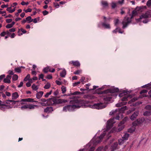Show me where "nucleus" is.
<instances>
[{
    "label": "nucleus",
    "mask_w": 151,
    "mask_h": 151,
    "mask_svg": "<svg viewBox=\"0 0 151 151\" xmlns=\"http://www.w3.org/2000/svg\"><path fill=\"white\" fill-rule=\"evenodd\" d=\"M74 104L72 105H68L64 107L63 108V111L66 112L67 111H72L75 109L79 108L84 105L85 101L83 100L79 101L78 100H74L71 101Z\"/></svg>",
    "instance_id": "nucleus-1"
},
{
    "label": "nucleus",
    "mask_w": 151,
    "mask_h": 151,
    "mask_svg": "<svg viewBox=\"0 0 151 151\" xmlns=\"http://www.w3.org/2000/svg\"><path fill=\"white\" fill-rule=\"evenodd\" d=\"M67 102V101L64 99H58L55 98H53L49 99H47V104L48 106H51L61 104Z\"/></svg>",
    "instance_id": "nucleus-2"
},
{
    "label": "nucleus",
    "mask_w": 151,
    "mask_h": 151,
    "mask_svg": "<svg viewBox=\"0 0 151 151\" xmlns=\"http://www.w3.org/2000/svg\"><path fill=\"white\" fill-rule=\"evenodd\" d=\"M105 135V133L103 132L102 134H101L100 136L98 137L96 139L95 138H93V139L91 141L90 143H93V144L96 145L97 144L101 142V140L104 137Z\"/></svg>",
    "instance_id": "nucleus-3"
},
{
    "label": "nucleus",
    "mask_w": 151,
    "mask_h": 151,
    "mask_svg": "<svg viewBox=\"0 0 151 151\" xmlns=\"http://www.w3.org/2000/svg\"><path fill=\"white\" fill-rule=\"evenodd\" d=\"M106 105L102 103H100L95 104L93 105L90 106V107L91 108L98 109H101L105 108Z\"/></svg>",
    "instance_id": "nucleus-4"
},
{
    "label": "nucleus",
    "mask_w": 151,
    "mask_h": 151,
    "mask_svg": "<svg viewBox=\"0 0 151 151\" xmlns=\"http://www.w3.org/2000/svg\"><path fill=\"white\" fill-rule=\"evenodd\" d=\"M131 18L126 16L125 17L122 22V24L123 25L122 28H125L128 25L130 24L131 22Z\"/></svg>",
    "instance_id": "nucleus-5"
},
{
    "label": "nucleus",
    "mask_w": 151,
    "mask_h": 151,
    "mask_svg": "<svg viewBox=\"0 0 151 151\" xmlns=\"http://www.w3.org/2000/svg\"><path fill=\"white\" fill-rule=\"evenodd\" d=\"M114 118L110 119L107 122L106 127L107 129H110L113 126V125L115 123Z\"/></svg>",
    "instance_id": "nucleus-6"
},
{
    "label": "nucleus",
    "mask_w": 151,
    "mask_h": 151,
    "mask_svg": "<svg viewBox=\"0 0 151 151\" xmlns=\"http://www.w3.org/2000/svg\"><path fill=\"white\" fill-rule=\"evenodd\" d=\"M119 90V89L117 88H115L112 89H108L101 92L100 94L107 93L109 92L114 93L118 92Z\"/></svg>",
    "instance_id": "nucleus-7"
},
{
    "label": "nucleus",
    "mask_w": 151,
    "mask_h": 151,
    "mask_svg": "<svg viewBox=\"0 0 151 151\" xmlns=\"http://www.w3.org/2000/svg\"><path fill=\"white\" fill-rule=\"evenodd\" d=\"M141 8L140 7H137L136 8V9L134 10L132 12V15H131L130 14H129L130 16H131L130 17L131 18H132L134 16L136 15L138 13L137 11L136 10H139Z\"/></svg>",
    "instance_id": "nucleus-8"
},
{
    "label": "nucleus",
    "mask_w": 151,
    "mask_h": 151,
    "mask_svg": "<svg viewBox=\"0 0 151 151\" xmlns=\"http://www.w3.org/2000/svg\"><path fill=\"white\" fill-rule=\"evenodd\" d=\"M11 79V76L8 75L6 78L4 79L3 82L5 83H11L10 80Z\"/></svg>",
    "instance_id": "nucleus-9"
},
{
    "label": "nucleus",
    "mask_w": 151,
    "mask_h": 151,
    "mask_svg": "<svg viewBox=\"0 0 151 151\" xmlns=\"http://www.w3.org/2000/svg\"><path fill=\"white\" fill-rule=\"evenodd\" d=\"M144 120V119H138L136 121H135L133 122L132 125L133 126H136L137 124H139L143 122Z\"/></svg>",
    "instance_id": "nucleus-10"
},
{
    "label": "nucleus",
    "mask_w": 151,
    "mask_h": 151,
    "mask_svg": "<svg viewBox=\"0 0 151 151\" xmlns=\"http://www.w3.org/2000/svg\"><path fill=\"white\" fill-rule=\"evenodd\" d=\"M70 64H72L73 65L75 66L79 67L80 64L79 61H72L69 62Z\"/></svg>",
    "instance_id": "nucleus-11"
},
{
    "label": "nucleus",
    "mask_w": 151,
    "mask_h": 151,
    "mask_svg": "<svg viewBox=\"0 0 151 151\" xmlns=\"http://www.w3.org/2000/svg\"><path fill=\"white\" fill-rule=\"evenodd\" d=\"M2 101L0 100V109H3L11 108L12 107L6 105L2 104Z\"/></svg>",
    "instance_id": "nucleus-12"
},
{
    "label": "nucleus",
    "mask_w": 151,
    "mask_h": 151,
    "mask_svg": "<svg viewBox=\"0 0 151 151\" xmlns=\"http://www.w3.org/2000/svg\"><path fill=\"white\" fill-rule=\"evenodd\" d=\"M53 111V108L51 106L47 107L44 109V112L47 113H51Z\"/></svg>",
    "instance_id": "nucleus-13"
},
{
    "label": "nucleus",
    "mask_w": 151,
    "mask_h": 151,
    "mask_svg": "<svg viewBox=\"0 0 151 151\" xmlns=\"http://www.w3.org/2000/svg\"><path fill=\"white\" fill-rule=\"evenodd\" d=\"M150 15L149 12H145L144 14H142L141 16H140L139 19H141L143 18H147L149 17V16Z\"/></svg>",
    "instance_id": "nucleus-14"
},
{
    "label": "nucleus",
    "mask_w": 151,
    "mask_h": 151,
    "mask_svg": "<svg viewBox=\"0 0 151 151\" xmlns=\"http://www.w3.org/2000/svg\"><path fill=\"white\" fill-rule=\"evenodd\" d=\"M118 146V143L117 142H114L112 145L111 147V151H113L117 149V146Z\"/></svg>",
    "instance_id": "nucleus-15"
},
{
    "label": "nucleus",
    "mask_w": 151,
    "mask_h": 151,
    "mask_svg": "<svg viewBox=\"0 0 151 151\" xmlns=\"http://www.w3.org/2000/svg\"><path fill=\"white\" fill-rule=\"evenodd\" d=\"M21 101H24V102H37L36 101H34V99L32 98H27L25 99H21Z\"/></svg>",
    "instance_id": "nucleus-16"
},
{
    "label": "nucleus",
    "mask_w": 151,
    "mask_h": 151,
    "mask_svg": "<svg viewBox=\"0 0 151 151\" xmlns=\"http://www.w3.org/2000/svg\"><path fill=\"white\" fill-rule=\"evenodd\" d=\"M138 111H135L133 114L131 116L130 119L132 120H134L136 117L138 116Z\"/></svg>",
    "instance_id": "nucleus-17"
},
{
    "label": "nucleus",
    "mask_w": 151,
    "mask_h": 151,
    "mask_svg": "<svg viewBox=\"0 0 151 151\" xmlns=\"http://www.w3.org/2000/svg\"><path fill=\"white\" fill-rule=\"evenodd\" d=\"M124 125L121 123H119L118 125V129L116 130L117 132H119L122 130L124 128Z\"/></svg>",
    "instance_id": "nucleus-18"
},
{
    "label": "nucleus",
    "mask_w": 151,
    "mask_h": 151,
    "mask_svg": "<svg viewBox=\"0 0 151 151\" xmlns=\"http://www.w3.org/2000/svg\"><path fill=\"white\" fill-rule=\"evenodd\" d=\"M27 32V31L24 29L23 28H21L20 29H19L18 32V35L19 36H20L21 35H22L23 34H25Z\"/></svg>",
    "instance_id": "nucleus-19"
},
{
    "label": "nucleus",
    "mask_w": 151,
    "mask_h": 151,
    "mask_svg": "<svg viewBox=\"0 0 151 151\" xmlns=\"http://www.w3.org/2000/svg\"><path fill=\"white\" fill-rule=\"evenodd\" d=\"M19 96V95L18 93L17 92H15L12 94V99L13 100L16 99Z\"/></svg>",
    "instance_id": "nucleus-20"
},
{
    "label": "nucleus",
    "mask_w": 151,
    "mask_h": 151,
    "mask_svg": "<svg viewBox=\"0 0 151 151\" xmlns=\"http://www.w3.org/2000/svg\"><path fill=\"white\" fill-rule=\"evenodd\" d=\"M43 91H39V92L37 93L36 94V98L37 99H40L43 95Z\"/></svg>",
    "instance_id": "nucleus-21"
},
{
    "label": "nucleus",
    "mask_w": 151,
    "mask_h": 151,
    "mask_svg": "<svg viewBox=\"0 0 151 151\" xmlns=\"http://www.w3.org/2000/svg\"><path fill=\"white\" fill-rule=\"evenodd\" d=\"M38 107V106L37 105L32 104H27V108L29 109H34L35 108V107Z\"/></svg>",
    "instance_id": "nucleus-22"
},
{
    "label": "nucleus",
    "mask_w": 151,
    "mask_h": 151,
    "mask_svg": "<svg viewBox=\"0 0 151 151\" xmlns=\"http://www.w3.org/2000/svg\"><path fill=\"white\" fill-rule=\"evenodd\" d=\"M8 101H9L10 102H12V104H16L17 103H18L19 104H24V103H23L21 102V101H14V100H9Z\"/></svg>",
    "instance_id": "nucleus-23"
},
{
    "label": "nucleus",
    "mask_w": 151,
    "mask_h": 151,
    "mask_svg": "<svg viewBox=\"0 0 151 151\" xmlns=\"http://www.w3.org/2000/svg\"><path fill=\"white\" fill-rule=\"evenodd\" d=\"M148 92V91L147 90L144 89L141 91L140 92V93L141 94H143L142 95V97H144L146 96L145 95L144 93H146Z\"/></svg>",
    "instance_id": "nucleus-24"
},
{
    "label": "nucleus",
    "mask_w": 151,
    "mask_h": 151,
    "mask_svg": "<svg viewBox=\"0 0 151 151\" xmlns=\"http://www.w3.org/2000/svg\"><path fill=\"white\" fill-rule=\"evenodd\" d=\"M127 107L125 106L122 107L119 110H117L119 111V112L120 113H123L125 110H126Z\"/></svg>",
    "instance_id": "nucleus-25"
},
{
    "label": "nucleus",
    "mask_w": 151,
    "mask_h": 151,
    "mask_svg": "<svg viewBox=\"0 0 151 151\" xmlns=\"http://www.w3.org/2000/svg\"><path fill=\"white\" fill-rule=\"evenodd\" d=\"M66 71L64 69L62 71V72L60 73V76L62 77H65L66 75Z\"/></svg>",
    "instance_id": "nucleus-26"
},
{
    "label": "nucleus",
    "mask_w": 151,
    "mask_h": 151,
    "mask_svg": "<svg viewBox=\"0 0 151 151\" xmlns=\"http://www.w3.org/2000/svg\"><path fill=\"white\" fill-rule=\"evenodd\" d=\"M127 103L126 102H122L121 103H119L116 104V106L117 107H119L123 105H126Z\"/></svg>",
    "instance_id": "nucleus-27"
},
{
    "label": "nucleus",
    "mask_w": 151,
    "mask_h": 151,
    "mask_svg": "<svg viewBox=\"0 0 151 151\" xmlns=\"http://www.w3.org/2000/svg\"><path fill=\"white\" fill-rule=\"evenodd\" d=\"M26 20L27 22L28 23H30L32 22L33 19H32V18L31 16H28L27 17L26 19Z\"/></svg>",
    "instance_id": "nucleus-28"
},
{
    "label": "nucleus",
    "mask_w": 151,
    "mask_h": 151,
    "mask_svg": "<svg viewBox=\"0 0 151 151\" xmlns=\"http://www.w3.org/2000/svg\"><path fill=\"white\" fill-rule=\"evenodd\" d=\"M102 25L104 27L106 28L110 29V27L109 24H106L105 22H103L102 23Z\"/></svg>",
    "instance_id": "nucleus-29"
},
{
    "label": "nucleus",
    "mask_w": 151,
    "mask_h": 151,
    "mask_svg": "<svg viewBox=\"0 0 151 151\" xmlns=\"http://www.w3.org/2000/svg\"><path fill=\"white\" fill-rule=\"evenodd\" d=\"M129 137V134L127 133H125L122 137V139L124 140L128 139Z\"/></svg>",
    "instance_id": "nucleus-30"
},
{
    "label": "nucleus",
    "mask_w": 151,
    "mask_h": 151,
    "mask_svg": "<svg viewBox=\"0 0 151 151\" xmlns=\"http://www.w3.org/2000/svg\"><path fill=\"white\" fill-rule=\"evenodd\" d=\"M143 115L145 116H149L151 115V111H145L143 113Z\"/></svg>",
    "instance_id": "nucleus-31"
},
{
    "label": "nucleus",
    "mask_w": 151,
    "mask_h": 151,
    "mask_svg": "<svg viewBox=\"0 0 151 151\" xmlns=\"http://www.w3.org/2000/svg\"><path fill=\"white\" fill-rule=\"evenodd\" d=\"M101 4L104 7H106L108 6V4L107 2L105 1H101Z\"/></svg>",
    "instance_id": "nucleus-32"
},
{
    "label": "nucleus",
    "mask_w": 151,
    "mask_h": 151,
    "mask_svg": "<svg viewBox=\"0 0 151 151\" xmlns=\"http://www.w3.org/2000/svg\"><path fill=\"white\" fill-rule=\"evenodd\" d=\"M50 87V84L49 83L47 82L44 88L46 89L49 88Z\"/></svg>",
    "instance_id": "nucleus-33"
},
{
    "label": "nucleus",
    "mask_w": 151,
    "mask_h": 151,
    "mask_svg": "<svg viewBox=\"0 0 151 151\" xmlns=\"http://www.w3.org/2000/svg\"><path fill=\"white\" fill-rule=\"evenodd\" d=\"M32 89L35 91H36L38 89V87L37 86L35 85V84H33L32 86Z\"/></svg>",
    "instance_id": "nucleus-34"
},
{
    "label": "nucleus",
    "mask_w": 151,
    "mask_h": 151,
    "mask_svg": "<svg viewBox=\"0 0 151 151\" xmlns=\"http://www.w3.org/2000/svg\"><path fill=\"white\" fill-rule=\"evenodd\" d=\"M18 76L14 74L12 77V80L14 81H15L17 80L18 79Z\"/></svg>",
    "instance_id": "nucleus-35"
},
{
    "label": "nucleus",
    "mask_w": 151,
    "mask_h": 151,
    "mask_svg": "<svg viewBox=\"0 0 151 151\" xmlns=\"http://www.w3.org/2000/svg\"><path fill=\"white\" fill-rule=\"evenodd\" d=\"M135 128L134 127H132L128 129V132L130 133L133 132L135 130Z\"/></svg>",
    "instance_id": "nucleus-36"
},
{
    "label": "nucleus",
    "mask_w": 151,
    "mask_h": 151,
    "mask_svg": "<svg viewBox=\"0 0 151 151\" xmlns=\"http://www.w3.org/2000/svg\"><path fill=\"white\" fill-rule=\"evenodd\" d=\"M128 119V118L127 117H125L124 119H123V120H122V121H121L120 123L122 124H124V123L126 121H127Z\"/></svg>",
    "instance_id": "nucleus-37"
},
{
    "label": "nucleus",
    "mask_w": 151,
    "mask_h": 151,
    "mask_svg": "<svg viewBox=\"0 0 151 151\" xmlns=\"http://www.w3.org/2000/svg\"><path fill=\"white\" fill-rule=\"evenodd\" d=\"M49 67H46V68H44L43 70V71L45 73H47L49 71Z\"/></svg>",
    "instance_id": "nucleus-38"
},
{
    "label": "nucleus",
    "mask_w": 151,
    "mask_h": 151,
    "mask_svg": "<svg viewBox=\"0 0 151 151\" xmlns=\"http://www.w3.org/2000/svg\"><path fill=\"white\" fill-rule=\"evenodd\" d=\"M30 77V74H28L24 79V81H27V80H29Z\"/></svg>",
    "instance_id": "nucleus-39"
},
{
    "label": "nucleus",
    "mask_w": 151,
    "mask_h": 151,
    "mask_svg": "<svg viewBox=\"0 0 151 151\" xmlns=\"http://www.w3.org/2000/svg\"><path fill=\"white\" fill-rule=\"evenodd\" d=\"M118 111L117 109H116V110L114 111H111L109 113L110 115H112L113 114H114L116 113V112Z\"/></svg>",
    "instance_id": "nucleus-40"
},
{
    "label": "nucleus",
    "mask_w": 151,
    "mask_h": 151,
    "mask_svg": "<svg viewBox=\"0 0 151 151\" xmlns=\"http://www.w3.org/2000/svg\"><path fill=\"white\" fill-rule=\"evenodd\" d=\"M14 70L16 72L18 73H20L21 72V68L19 67L15 68Z\"/></svg>",
    "instance_id": "nucleus-41"
},
{
    "label": "nucleus",
    "mask_w": 151,
    "mask_h": 151,
    "mask_svg": "<svg viewBox=\"0 0 151 151\" xmlns=\"http://www.w3.org/2000/svg\"><path fill=\"white\" fill-rule=\"evenodd\" d=\"M111 99V98L110 97H107L105 98H104V100L107 101H110Z\"/></svg>",
    "instance_id": "nucleus-42"
},
{
    "label": "nucleus",
    "mask_w": 151,
    "mask_h": 151,
    "mask_svg": "<svg viewBox=\"0 0 151 151\" xmlns=\"http://www.w3.org/2000/svg\"><path fill=\"white\" fill-rule=\"evenodd\" d=\"M61 89H62V91L63 93H65L66 91V88L65 87L63 86L61 87Z\"/></svg>",
    "instance_id": "nucleus-43"
},
{
    "label": "nucleus",
    "mask_w": 151,
    "mask_h": 151,
    "mask_svg": "<svg viewBox=\"0 0 151 151\" xmlns=\"http://www.w3.org/2000/svg\"><path fill=\"white\" fill-rule=\"evenodd\" d=\"M124 140H123V139H119V145H121L123 144L124 142Z\"/></svg>",
    "instance_id": "nucleus-44"
},
{
    "label": "nucleus",
    "mask_w": 151,
    "mask_h": 151,
    "mask_svg": "<svg viewBox=\"0 0 151 151\" xmlns=\"http://www.w3.org/2000/svg\"><path fill=\"white\" fill-rule=\"evenodd\" d=\"M81 72L82 70H78L75 71L74 73V74H75L78 75L81 73Z\"/></svg>",
    "instance_id": "nucleus-45"
},
{
    "label": "nucleus",
    "mask_w": 151,
    "mask_h": 151,
    "mask_svg": "<svg viewBox=\"0 0 151 151\" xmlns=\"http://www.w3.org/2000/svg\"><path fill=\"white\" fill-rule=\"evenodd\" d=\"M52 92V91L51 90L49 92H47L46 93V94L45 95V98H47L50 95Z\"/></svg>",
    "instance_id": "nucleus-46"
},
{
    "label": "nucleus",
    "mask_w": 151,
    "mask_h": 151,
    "mask_svg": "<svg viewBox=\"0 0 151 151\" xmlns=\"http://www.w3.org/2000/svg\"><path fill=\"white\" fill-rule=\"evenodd\" d=\"M145 109H146L150 110L151 111V105H148L146 106L145 107Z\"/></svg>",
    "instance_id": "nucleus-47"
},
{
    "label": "nucleus",
    "mask_w": 151,
    "mask_h": 151,
    "mask_svg": "<svg viewBox=\"0 0 151 151\" xmlns=\"http://www.w3.org/2000/svg\"><path fill=\"white\" fill-rule=\"evenodd\" d=\"M21 109L22 110H23L28 108L27 104L25 105L24 106H22L20 107Z\"/></svg>",
    "instance_id": "nucleus-48"
},
{
    "label": "nucleus",
    "mask_w": 151,
    "mask_h": 151,
    "mask_svg": "<svg viewBox=\"0 0 151 151\" xmlns=\"http://www.w3.org/2000/svg\"><path fill=\"white\" fill-rule=\"evenodd\" d=\"M40 104L42 106H46L47 105H48V104H47V101L46 102H40Z\"/></svg>",
    "instance_id": "nucleus-49"
},
{
    "label": "nucleus",
    "mask_w": 151,
    "mask_h": 151,
    "mask_svg": "<svg viewBox=\"0 0 151 151\" xmlns=\"http://www.w3.org/2000/svg\"><path fill=\"white\" fill-rule=\"evenodd\" d=\"M11 7H8L6 9V10L8 11L9 13H12V10L11 9Z\"/></svg>",
    "instance_id": "nucleus-50"
},
{
    "label": "nucleus",
    "mask_w": 151,
    "mask_h": 151,
    "mask_svg": "<svg viewBox=\"0 0 151 151\" xmlns=\"http://www.w3.org/2000/svg\"><path fill=\"white\" fill-rule=\"evenodd\" d=\"M85 80V77H81L80 80L81 81V82L83 84H84V81Z\"/></svg>",
    "instance_id": "nucleus-51"
},
{
    "label": "nucleus",
    "mask_w": 151,
    "mask_h": 151,
    "mask_svg": "<svg viewBox=\"0 0 151 151\" xmlns=\"http://www.w3.org/2000/svg\"><path fill=\"white\" fill-rule=\"evenodd\" d=\"M127 98L128 97L124 96L122 98L121 100L122 101H127Z\"/></svg>",
    "instance_id": "nucleus-52"
},
{
    "label": "nucleus",
    "mask_w": 151,
    "mask_h": 151,
    "mask_svg": "<svg viewBox=\"0 0 151 151\" xmlns=\"http://www.w3.org/2000/svg\"><path fill=\"white\" fill-rule=\"evenodd\" d=\"M81 94V92L79 91H76L73 93H71L72 95H77Z\"/></svg>",
    "instance_id": "nucleus-53"
},
{
    "label": "nucleus",
    "mask_w": 151,
    "mask_h": 151,
    "mask_svg": "<svg viewBox=\"0 0 151 151\" xmlns=\"http://www.w3.org/2000/svg\"><path fill=\"white\" fill-rule=\"evenodd\" d=\"M29 4V2H25L24 1H22L21 3V4L23 6H24L25 5H27Z\"/></svg>",
    "instance_id": "nucleus-54"
},
{
    "label": "nucleus",
    "mask_w": 151,
    "mask_h": 151,
    "mask_svg": "<svg viewBox=\"0 0 151 151\" xmlns=\"http://www.w3.org/2000/svg\"><path fill=\"white\" fill-rule=\"evenodd\" d=\"M146 4L148 6H150L151 4V0H149L147 1Z\"/></svg>",
    "instance_id": "nucleus-55"
},
{
    "label": "nucleus",
    "mask_w": 151,
    "mask_h": 151,
    "mask_svg": "<svg viewBox=\"0 0 151 151\" xmlns=\"http://www.w3.org/2000/svg\"><path fill=\"white\" fill-rule=\"evenodd\" d=\"M48 13L49 12L46 10H44L42 12V14L44 16L47 15Z\"/></svg>",
    "instance_id": "nucleus-56"
},
{
    "label": "nucleus",
    "mask_w": 151,
    "mask_h": 151,
    "mask_svg": "<svg viewBox=\"0 0 151 151\" xmlns=\"http://www.w3.org/2000/svg\"><path fill=\"white\" fill-rule=\"evenodd\" d=\"M116 6V3L114 2L111 3V7L112 9H114Z\"/></svg>",
    "instance_id": "nucleus-57"
},
{
    "label": "nucleus",
    "mask_w": 151,
    "mask_h": 151,
    "mask_svg": "<svg viewBox=\"0 0 151 151\" xmlns=\"http://www.w3.org/2000/svg\"><path fill=\"white\" fill-rule=\"evenodd\" d=\"M119 20L118 19H116L114 21V24L116 26L119 22Z\"/></svg>",
    "instance_id": "nucleus-58"
},
{
    "label": "nucleus",
    "mask_w": 151,
    "mask_h": 151,
    "mask_svg": "<svg viewBox=\"0 0 151 151\" xmlns=\"http://www.w3.org/2000/svg\"><path fill=\"white\" fill-rule=\"evenodd\" d=\"M32 9L30 8L28 9H27L26 10H24V11L26 13H27L28 12H31L32 11Z\"/></svg>",
    "instance_id": "nucleus-59"
},
{
    "label": "nucleus",
    "mask_w": 151,
    "mask_h": 151,
    "mask_svg": "<svg viewBox=\"0 0 151 151\" xmlns=\"http://www.w3.org/2000/svg\"><path fill=\"white\" fill-rule=\"evenodd\" d=\"M53 4L54 6L57 8H58L59 7V4L57 3H56L54 2L53 3Z\"/></svg>",
    "instance_id": "nucleus-60"
},
{
    "label": "nucleus",
    "mask_w": 151,
    "mask_h": 151,
    "mask_svg": "<svg viewBox=\"0 0 151 151\" xmlns=\"http://www.w3.org/2000/svg\"><path fill=\"white\" fill-rule=\"evenodd\" d=\"M13 27L12 25L10 24H8L6 26V27L7 28H10Z\"/></svg>",
    "instance_id": "nucleus-61"
},
{
    "label": "nucleus",
    "mask_w": 151,
    "mask_h": 151,
    "mask_svg": "<svg viewBox=\"0 0 151 151\" xmlns=\"http://www.w3.org/2000/svg\"><path fill=\"white\" fill-rule=\"evenodd\" d=\"M55 83L56 84L58 85H60L62 84V82H61L58 81L56 80L55 81Z\"/></svg>",
    "instance_id": "nucleus-62"
},
{
    "label": "nucleus",
    "mask_w": 151,
    "mask_h": 151,
    "mask_svg": "<svg viewBox=\"0 0 151 151\" xmlns=\"http://www.w3.org/2000/svg\"><path fill=\"white\" fill-rule=\"evenodd\" d=\"M103 147L102 146H101L98 147L96 149V151H101L103 149Z\"/></svg>",
    "instance_id": "nucleus-63"
},
{
    "label": "nucleus",
    "mask_w": 151,
    "mask_h": 151,
    "mask_svg": "<svg viewBox=\"0 0 151 151\" xmlns=\"http://www.w3.org/2000/svg\"><path fill=\"white\" fill-rule=\"evenodd\" d=\"M6 35V32H3L0 34V35L1 36L3 37L5 35Z\"/></svg>",
    "instance_id": "nucleus-64"
}]
</instances>
